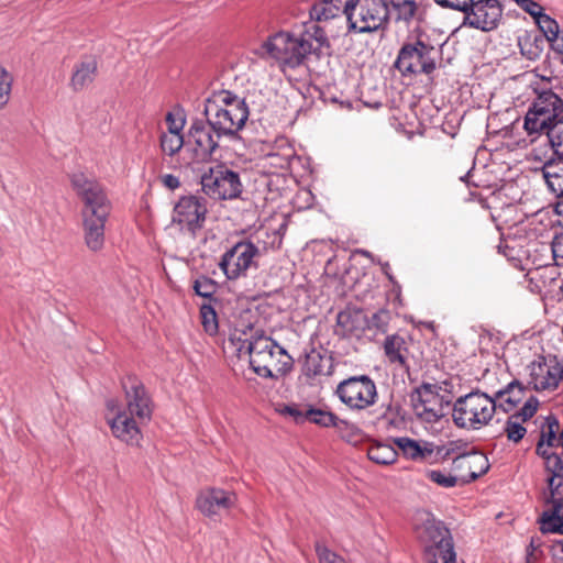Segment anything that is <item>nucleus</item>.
Here are the masks:
<instances>
[{
  "label": "nucleus",
  "instance_id": "obj_1",
  "mask_svg": "<svg viewBox=\"0 0 563 563\" xmlns=\"http://www.w3.org/2000/svg\"><path fill=\"white\" fill-rule=\"evenodd\" d=\"M356 0H321L310 10V21L303 22L298 31H279L271 35L258 49L263 57L275 59L283 67L297 68L310 56L321 58L330 43L324 29L319 23L335 19L347 21V14Z\"/></svg>",
  "mask_w": 563,
  "mask_h": 563
},
{
  "label": "nucleus",
  "instance_id": "obj_2",
  "mask_svg": "<svg viewBox=\"0 0 563 563\" xmlns=\"http://www.w3.org/2000/svg\"><path fill=\"white\" fill-rule=\"evenodd\" d=\"M206 120H195L188 133L186 165L212 158L223 137L235 139L249 119L244 98L229 90H214L205 100Z\"/></svg>",
  "mask_w": 563,
  "mask_h": 563
},
{
  "label": "nucleus",
  "instance_id": "obj_3",
  "mask_svg": "<svg viewBox=\"0 0 563 563\" xmlns=\"http://www.w3.org/2000/svg\"><path fill=\"white\" fill-rule=\"evenodd\" d=\"M70 181L82 202L81 220L85 243L89 250L97 252L104 244V228L111 212V202L103 187L84 173L73 174Z\"/></svg>",
  "mask_w": 563,
  "mask_h": 563
},
{
  "label": "nucleus",
  "instance_id": "obj_4",
  "mask_svg": "<svg viewBox=\"0 0 563 563\" xmlns=\"http://www.w3.org/2000/svg\"><path fill=\"white\" fill-rule=\"evenodd\" d=\"M417 533L424 563H456L453 536L444 521L429 514Z\"/></svg>",
  "mask_w": 563,
  "mask_h": 563
},
{
  "label": "nucleus",
  "instance_id": "obj_5",
  "mask_svg": "<svg viewBox=\"0 0 563 563\" xmlns=\"http://www.w3.org/2000/svg\"><path fill=\"white\" fill-rule=\"evenodd\" d=\"M497 408L496 398L479 390L459 397L453 405V421L459 428L478 430L488 424Z\"/></svg>",
  "mask_w": 563,
  "mask_h": 563
},
{
  "label": "nucleus",
  "instance_id": "obj_6",
  "mask_svg": "<svg viewBox=\"0 0 563 563\" xmlns=\"http://www.w3.org/2000/svg\"><path fill=\"white\" fill-rule=\"evenodd\" d=\"M439 55L434 46L417 40L400 47L394 67L402 76L426 75L431 78L438 67Z\"/></svg>",
  "mask_w": 563,
  "mask_h": 563
},
{
  "label": "nucleus",
  "instance_id": "obj_7",
  "mask_svg": "<svg viewBox=\"0 0 563 563\" xmlns=\"http://www.w3.org/2000/svg\"><path fill=\"white\" fill-rule=\"evenodd\" d=\"M561 426L558 417L548 415L540 424V437L536 445V454L544 461V471L550 472V484L562 471L563 448H561Z\"/></svg>",
  "mask_w": 563,
  "mask_h": 563
},
{
  "label": "nucleus",
  "instance_id": "obj_8",
  "mask_svg": "<svg viewBox=\"0 0 563 563\" xmlns=\"http://www.w3.org/2000/svg\"><path fill=\"white\" fill-rule=\"evenodd\" d=\"M473 464H478L479 470L472 471L463 476L452 474V472H448L446 470H427L424 475L430 482L440 487L453 488L457 485H466L476 481L485 475L490 467L487 456L481 452L460 453V455L453 456L452 471L471 467Z\"/></svg>",
  "mask_w": 563,
  "mask_h": 563
},
{
  "label": "nucleus",
  "instance_id": "obj_9",
  "mask_svg": "<svg viewBox=\"0 0 563 563\" xmlns=\"http://www.w3.org/2000/svg\"><path fill=\"white\" fill-rule=\"evenodd\" d=\"M267 250L266 242L260 235L253 240H244L234 244L223 253L219 267L228 279L245 276L249 268L256 265L255 258Z\"/></svg>",
  "mask_w": 563,
  "mask_h": 563
},
{
  "label": "nucleus",
  "instance_id": "obj_10",
  "mask_svg": "<svg viewBox=\"0 0 563 563\" xmlns=\"http://www.w3.org/2000/svg\"><path fill=\"white\" fill-rule=\"evenodd\" d=\"M441 390L438 384L422 383L410 393V404L419 419L434 423L448 413L452 399Z\"/></svg>",
  "mask_w": 563,
  "mask_h": 563
},
{
  "label": "nucleus",
  "instance_id": "obj_11",
  "mask_svg": "<svg viewBox=\"0 0 563 563\" xmlns=\"http://www.w3.org/2000/svg\"><path fill=\"white\" fill-rule=\"evenodd\" d=\"M205 195L214 200H232L243 191L240 174L224 164H218L203 172L200 177Z\"/></svg>",
  "mask_w": 563,
  "mask_h": 563
},
{
  "label": "nucleus",
  "instance_id": "obj_12",
  "mask_svg": "<svg viewBox=\"0 0 563 563\" xmlns=\"http://www.w3.org/2000/svg\"><path fill=\"white\" fill-rule=\"evenodd\" d=\"M389 20L388 2L386 0H356L347 14L350 31L372 33L384 29Z\"/></svg>",
  "mask_w": 563,
  "mask_h": 563
},
{
  "label": "nucleus",
  "instance_id": "obj_13",
  "mask_svg": "<svg viewBox=\"0 0 563 563\" xmlns=\"http://www.w3.org/2000/svg\"><path fill=\"white\" fill-rule=\"evenodd\" d=\"M563 101L552 91L539 93L525 118L528 134H539L563 117Z\"/></svg>",
  "mask_w": 563,
  "mask_h": 563
},
{
  "label": "nucleus",
  "instance_id": "obj_14",
  "mask_svg": "<svg viewBox=\"0 0 563 563\" xmlns=\"http://www.w3.org/2000/svg\"><path fill=\"white\" fill-rule=\"evenodd\" d=\"M339 399L351 409H365L375 404L377 389L367 375L351 376L342 380L335 390Z\"/></svg>",
  "mask_w": 563,
  "mask_h": 563
},
{
  "label": "nucleus",
  "instance_id": "obj_15",
  "mask_svg": "<svg viewBox=\"0 0 563 563\" xmlns=\"http://www.w3.org/2000/svg\"><path fill=\"white\" fill-rule=\"evenodd\" d=\"M528 386L537 391L558 387L563 378V354H539L529 366Z\"/></svg>",
  "mask_w": 563,
  "mask_h": 563
},
{
  "label": "nucleus",
  "instance_id": "obj_16",
  "mask_svg": "<svg viewBox=\"0 0 563 563\" xmlns=\"http://www.w3.org/2000/svg\"><path fill=\"white\" fill-rule=\"evenodd\" d=\"M208 209L202 197L183 196L174 207L173 223L178 224L181 231H187L192 238L203 227Z\"/></svg>",
  "mask_w": 563,
  "mask_h": 563
},
{
  "label": "nucleus",
  "instance_id": "obj_17",
  "mask_svg": "<svg viewBox=\"0 0 563 563\" xmlns=\"http://www.w3.org/2000/svg\"><path fill=\"white\" fill-rule=\"evenodd\" d=\"M501 16L503 7L498 0H472V4L464 12L461 26L490 32L498 27Z\"/></svg>",
  "mask_w": 563,
  "mask_h": 563
},
{
  "label": "nucleus",
  "instance_id": "obj_18",
  "mask_svg": "<svg viewBox=\"0 0 563 563\" xmlns=\"http://www.w3.org/2000/svg\"><path fill=\"white\" fill-rule=\"evenodd\" d=\"M125 394L126 410L141 422L148 421L153 413V402L142 380L133 374L121 380Z\"/></svg>",
  "mask_w": 563,
  "mask_h": 563
},
{
  "label": "nucleus",
  "instance_id": "obj_19",
  "mask_svg": "<svg viewBox=\"0 0 563 563\" xmlns=\"http://www.w3.org/2000/svg\"><path fill=\"white\" fill-rule=\"evenodd\" d=\"M234 493L222 488L210 487L200 492L196 498V508L206 517L219 515L221 510H229L234 506Z\"/></svg>",
  "mask_w": 563,
  "mask_h": 563
},
{
  "label": "nucleus",
  "instance_id": "obj_20",
  "mask_svg": "<svg viewBox=\"0 0 563 563\" xmlns=\"http://www.w3.org/2000/svg\"><path fill=\"white\" fill-rule=\"evenodd\" d=\"M128 411H119L113 419L109 421L112 434L120 441L131 446L140 444L143 435L135 420Z\"/></svg>",
  "mask_w": 563,
  "mask_h": 563
},
{
  "label": "nucleus",
  "instance_id": "obj_21",
  "mask_svg": "<svg viewBox=\"0 0 563 563\" xmlns=\"http://www.w3.org/2000/svg\"><path fill=\"white\" fill-rule=\"evenodd\" d=\"M367 317L361 309L345 308L336 317L335 332L343 336L358 335V332L366 329Z\"/></svg>",
  "mask_w": 563,
  "mask_h": 563
},
{
  "label": "nucleus",
  "instance_id": "obj_22",
  "mask_svg": "<svg viewBox=\"0 0 563 563\" xmlns=\"http://www.w3.org/2000/svg\"><path fill=\"white\" fill-rule=\"evenodd\" d=\"M332 354H305L302 374L310 380L328 377L333 374Z\"/></svg>",
  "mask_w": 563,
  "mask_h": 563
},
{
  "label": "nucleus",
  "instance_id": "obj_23",
  "mask_svg": "<svg viewBox=\"0 0 563 563\" xmlns=\"http://www.w3.org/2000/svg\"><path fill=\"white\" fill-rule=\"evenodd\" d=\"M529 386H523L519 380L514 379L505 388L495 393L496 402L504 412L514 410L525 398L526 390Z\"/></svg>",
  "mask_w": 563,
  "mask_h": 563
},
{
  "label": "nucleus",
  "instance_id": "obj_24",
  "mask_svg": "<svg viewBox=\"0 0 563 563\" xmlns=\"http://www.w3.org/2000/svg\"><path fill=\"white\" fill-rule=\"evenodd\" d=\"M97 74V62L93 58H88L78 63L70 79L71 88L75 91L82 90L89 86Z\"/></svg>",
  "mask_w": 563,
  "mask_h": 563
},
{
  "label": "nucleus",
  "instance_id": "obj_25",
  "mask_svg": "<svg viewBox=\"0 0 563 563\" xmlns=\"http://www.w3.org/2000/svg\"><path fill=\"white\" fill-rule=\"evenodd\" d=\"M239 341H242L239 338ZM275 347H278V352H287L284 347L278 346V344L272 340V338L266 336L264 333H255L251 335L250 339H244L241 346L236 349L238 352H273Z\"/></svg>",
  "mask_w": 563,
  "mask_h": 563
},
{
  "label": "nucleus",
  "instance_id": "obj_26",
  "mask_svg": "<svg viewBox=\"0 0 563 563\" xmlns=\"http://www.w3.org/2000/svg\"><path fill=\"white\" fill-rule=\"evenodd\" d=\"M394 442L404 455L411 460L424 459L433 453L432 448H428L427 444L421 446L418 441L407 437L396 438Z\"/></svg>",
  "mask_w": 563,
  "mask_h": 563
},
{
  "label": "nucleus",
  "instance_id": "obj_27",
  "mask_svg": "<svg viewBox=\"0 0 563 563\" xmlns=\"http://www.w3.org/2000/svg\"><path fill=\"white\" fill-rule=\"evenodd\" d=\"M516 342L506 341L500 332H484L479 336V352H498L499 350H515Z\"/></svg>",
  "mask_w": 563,
  "mask_h": 563
},
{
  "label": "nucleus",
  "instance_id": "obj_28",
  "mask_svg": "<svg viewBox=\"0 0 563 563\" xmlns=\"http://www.w3.org/2000/svg\"><path fill=\"white\" fill-rule=\"evenodd\" d=\"M368 459L380 465H389L396 462L398 453L391 444L376 442L367 450Z\"/></svg>",
  "mask_w": 563,
  "mask_h": 563
},
{
  "label": "nucleus",
  "instance_id": "obj_29",
  "mask_svg": "<svg viewBox=\"0 0 563 563\" xmlns=\"http://www.w3.org/2000/svg\"><path fill=\"white\" fill-rule=\"evenodd\" d=\"M305 417L311 423L322 428H333L336 426L338 416L329 410L314 408L312 405L308 406Z\"/></svg>",
  "mask_w": 563,
  "mask_h": 563
},
{
  "label": "nucleus",
  "instance_id": "obj_30",
  "mask_svg": "<svg viewBox=\"0 0 563 563\" xmlns=\"http://www.w3.org/2000/svg\"><path fill=\"white\" fill-rule=\"evenodd\" d=\"M389 4L397 13V21L409 23L417 12V3L413 0H393Z\"/></svg>",
  "mask_w": 563,
  "mask_h": 563
},
{
  "label": "nucleus",
  "instance_id": "obj_31",
  "mask_svg": "<svg viewBox=\"0 0 563 563\" xmlns=\"http://www.w3.org/2000/svg\"><path fill=\"white\" fill-rule=\"evenodd\" d=\"M543 132L547 133L548 140L553 148L554 155L563 154V117L554 122Z\"/></svg>",
  "mask_w": 563,
  "mask_h": 563
},
{
  "label": "nucleus",
  "instance_id": "obj_32",
  "mask_svg": "<svg viewBox=\"0 0 563 563\" xmlns=\"http://www.w3.org/2000/svg\"><path fill=\"white\" fill-rule=\"evenodd\" d=\"M159 144L164 154L174 156L184 146V135L163 132L159 137Z\"/></svg>",
  "mask_w": 563,
  "mask_h": 563
},
{
  "label": "nucleus",
  "instance_id": "obj_33",
  "mask_svg": "<svg viewBox=\"0 0 563 563\" xmlns=\"http://www.w3.org/2000/svg\"><path fill=\"white\" fill-rule=\"evenodd\" d=\"M333 428H335L340 437L349 443L357 442L362 434L361 429L357 426L346 420L340 419L339 417L336 420V426Z\"/></svg>",
  "mask_w": 563,
  "mask_h": 563
},
{
  "label": "nucleus",
  "instance_id": "obj_34",
  "mask_svg": "<svg viewBox=\"0 0 563 563\" xmlns=\"http://www.w3.org/2000/svg\"><path fill=\"white\" fill-rule=\"evenodd\" d=\"M522 423L523 422H521L520 419L514 418L512 415L508 417L505 424V433L509 441L518 443L523 439V437L527 433V429L523 427Z\"/></svg>",
  "mask_w": 563,
  "mask_h": 563
},
{
  "label": "nucleus",
  "instance_id": "obj_35",
  "mask_svg": "<svg viewBox=\"0 0 563 563\" xmlns=\"http://www.w3.org/2000/svg\"><path fill=\"white\" fill-rule=\"evenodd\" d=\"M542 173L547 184L549 180L558 179L563 175V154L554 155L547 161L542 167Z\"/></svg>",
  "mask_w": 563,
  "mask_h": 563
},
{
  "label": "nucleus",
  "instance_id": "obj_36",
  "mask_svg": "<svg viewBox=\"0 0 563 563\" xmlns=\"http://www.w3.org/2000/svg\"><path fill=\"white\" fill-rule=\"evenodd\" d=\"M13 77L0 65V109H3L11 97Z\"/></svg>",
  "mask_w": 563,
  "mask_h": 563
},
{
  "label": "nucleus",
  "instance_id": "obj_37",
  "mask_svg": "<svg viewBox=\"0 0 563 563\" xmlns=\"http://www.w3.org/2000/svg\"><path fill=\"white\" fill-rule=\"evenodd\" d=\"M192 288L198 296L210 298L216 292L217 284L207 276H200L194 282Z\"/></svg>",
  "mask_w": 563,
  "mask_h": 563
},
{
  "label": "nucleus",
  "instance_id": "obj_38",
  "mask_svg": "<svg viewBox=\"0 0 563 563\" xmlns=\"http://www.w3.org/2000/svg\"><path fill=\"white\" fill-rule=\"evenodd\" d=\"M536 23L548 41L552 36H556V33L560 30L558 22L545 13H542L540 16H538L536 19Z\"/></svg>",
  "mask_w": 563,
  "mask_h": 563
},
{
  "label": "nucleus",
  "instance_id": "obj_39",
  "mask_svg": "<svg viewBox=\"0 0 563 563\" xmlns=\"http://www.w3.org/2000/svg\"><path fill=\"white\" fill-rule=\"evenodd\" d=\"M539 405V399L536 396H530L525 401L523 406L518 411L512 413V416L514 418L520 419L521 422H526L536 415Z\"/></svg>",
  "mask_w": 563,
  "mask_h": 563
},
{
  "label": "nucleus",
  "instance_id": "obj_40",
  "mask_svg": "<svg viewBox=\"0 0 563 563\" xmlns=\"http://www.w3.org/2000/svg\"><path fill=\"white\" fill-rule=\"evenodd\" d=\"M186 120L180 112H168L166 114L167 130L164 133L183 134Z\"/></svg>",
  "mask_w": 563,
  "mask_h": 563
},
{
  "label": "nucleus",
  "instance_id": "obj_41",
  "mask_svg": "<svg viewBox=\"0 0 563 563\" xmlns=\"http://www.w3.org/2000/svg\"><path fill=\"white\" fill-rule=\"evenodd\" d=\"M202 325L208 333H214L218 329L217 314L211 306H202L200 309Z\"/></svg>",
  "mask_w": 563,
  "mask_h": 563
},
{
  "label": "nucleus",
  "instance_id": "obj_42",
  "mask_svg": "<svg viewBox=\"0 0 563 563\" xmlns=\"http://www.w3.org/2000/svg\"><path fill=\"white\" fill-rule=\"evenodd\" d=\"M316 553L320 563H346V561L325 545L316 544Z\"/></svg>",
  "mask_w": 563,
  "mask_h": 563
},
{
  "label": "nucleus",
  "instance_id": "obj_43",
  "mask_svg": "<svg viewBox=\"0 0 563 563\" xmlns=\"http://www.w3.org/2000/svg\"><path fill=\"white\" fill-rule=\"evenodd\" d=\"M389 319V312L385 309H380L377 312H375L369 320L367 319L368 323L366 324V328H375L378 331L385 332Z\"/></svg>",
  "mask_w": 563,
  "mask_h": 563
},
{
  "label": "nucleus",
  "instance_id": "obj_44",
  "mask_svg": "<svg viewBox=\"0 0 563 563\" xmlns=\"http://www.w3.org/2000/svg\"><path fill=\"white\" fill-rule=\"evenodd\" d=\"M384 349L385 352H402L407 350L404 338L397 334L386 336Z\"/></svg>",
  "mask_w": 563,
  "mask_h": 563
},
{
  "label": "nucleus",
  "instance_id": "obj_45",
  "mask_svg": "<svg viewBox=\"0 0 563 563\" xmlns=\"http://www.w3.org/2000/svg\"><path fill=\"white\" fill-rule=\"evenodd\" d=\"M551 250L555 265L563 266V232L554 236Z\"/></svg>",
  "mask_w": 563,
  "mask_h": 563
},
{
  "label": "nucleus",
  "instance_id": "obj_46",
  "mask_svg": "<svg viewBox=\"0 0 563 563\" xmlns=\"http://www.w3.org/2000/svg\"><path fill=\"white\" fill-rule=\"evenodd\" d=\"M516 3L534 20L543 13V8L533 0H515Z\"/></svg>",
  "mask_w": 563,
  "mask_h": 563
},
{
  "label": "nucleus",
  "instance_id": "obj_47",
  "mask_svg": "<svg viewBox=\"0 0 563 563\" xmlns=\"http://www.w3.org/2000/svg\"><path fill=\"white\" fill-rule=\"evenodd\" d=\"M437 4L442 8L452 9L461 12H466V9L472 4V0H434Z\"/></svg>",
  "mask_w": 563,
  "mask_h": 563
},
{
  "label": "nucleus",
  "instance_id": "obj_48",
  "mask_svg": "<svg viewBox=\"0 0 563 563\" xmlns=\"http://www.w3.org/2000/svg\"><path fill=\"white\" fill-rule=\"evenodd\" d=\"M280 413L292 417L296 423H303L307 420L305 412H302L295 404L284 406Z\"/></svg>",
  "mask_w": 563,
  "mask_h": 563
},
{
  "label": "nucleus",
  "instance_id": "obj_49",
  "mask_svg": "<svg viewBox=\"0 0 563 563\" xmlns=\"http://www.w3.org/2000/svg\"><path fill=\"white\" fill-rule=\"evenodd\" d=\"M427 446L428 448H432L433 449V452L435 453V459L437 460H446V459H450L451 456L454 455V450L453 448H450L448 444L445 445H433L431 443H427Z\"/></svg>",
  "mask_w": 563,
  "mask_h": 563
},
{
  "label": "nucleus",
  "instance_id": "obj_50",
  "mask_svg": "<svg viewBox=\"0 0 563 563\" xmlns=\"http://www.w3.org/2000/svg\"><path fill=\"white\" fill-rule=\"evenodd\" d=\"M541 547V540L538 537H531L529 544L527 545V562L531 563L532 560H536L534 553Z\"/></svg>",
  "mask_w": 563,
  "mask_h": 563
},
{
  "label": "nucleus",
  "instance_id": "obj_51",
  "mask_svg": "<svg viewBox=\"0 0 563 563\" xmlns=\"http://www.w3.org/2000/svg\"><path fill=\"white\" fill-rule=\"evenodd\" d=\"M250 365L253 368L254 373L264 378H274L272 369L266 365H256L253 360H250Z\"/></svg>",
  "mask_w": 563,
  "mask_h": 563
},
{
  "label": "nucleus",
  "instance_id": "obj_52",
  "mask_svg": "<svg viewBox=\"0 0 563 563\" xmlns=\"http://www.w3.org/2000/svg\"><path fill=\"white\" fill-rule=\"evenodd\" d=\"M161 180H162L163 185L170 190H175V189L179 188V186H180L179 178L172 174L163 175L161 177Z\"/></svg>",
  "mask_w": 563,
  "mask_h": 563
},
{
  "label": "nucleus",
  "instance_id": "obj_53",
  "mask_svg": "<svg viewBox=\"0 0 563 563\" xmlns=\"http://www.w3.org/2000/svg\"><path fill=\"white\" fill-rule=\"evenodd\" d=\"M547 185L558 197H563V174L558 179L549 180Z\"/></svg>",
  "mask_w": 563,
  "mask_h": 563
},
{
  "label": "nucleus",
  "instance_id": "obj_54",
  "mask_svg": "<svg viewBox=\"0 0 563 563\" xmlns=\"http://www.w3.org/2000/svg\"><path fill=\"white\" fill-rule=\"evenodd\" d=\"M448 445H449L450 448L455 449V450H454V456L460 455V453H474V452H477L476 450H473V451H471V452L466 451V448H467V445H468V444H467L466 442L462 441V440H457V441H450V442L448 443Z\"/></svg>",
  "mask_w": 563,
  "mask_h": 563
},
{
  "label": "nucleus",
  "instance_id": "obj_55",
  "mask_svg": "<svg viewBox=\"0 0 563 563\" xmlns=\"http://www.w3.org/2000/svg\"><path fill=\"white\" fill-rule=\"evenodd\" d=\"M549 42H551L552 47L563 55V30L556 33V36H552Z\"/></svg>",
  "mask_w": 563,
  "mask_h": 563
},
{
  "label": "nucleus",
  "instance_id": "obj_56",
  "mask_svg": "<svg viewBox=\"0 0 563 563\" xmlns=\"http://www.w3.org/2000/svg\"><path fill=\"white\" fill-rule=\"evenodd\" d=\"M551 553L553 558L563 561V540L555 541L551 545Z\"/></svg>",
  "mask_w": 563,
  "mask_h": 563
},
{
  "label": "nucleus",
  "instance_id": "obj_57",
  "mask_svg": "<svg viewBox=\"0 0 563 563\" xmlns=\"http://www.w3.org/2000/svg\"><path fill=\"white\" fill-rule=\"evenodd\" d=\"M387 356L391 363L398 362L400 364H405L406 358L404 354H387Z\"/></svg>",
  "mask_w": 563,
  "mask_h": 563
},
{
  "label": "nucleus",
  "instance_id": "obj_58",
  "mask_svg": "<svg viewBox=\"0 0 563 563\" xmlns=\"http://www.w3.org/2000/svg\"><path fill=\"white\" fill-rule=\"evenodd\" d=\"M382 269H383L384 274L387 276V278L390 282H394V276L389 273V269H390L389 264L388 263H383L382 264Z\"/></svg>",
  "mask_w": 563,
  "mask_h": 563
},
{
  "label": "nucleus",
  "instance_id": "obj_59",
  "mask_svg": "<svg viewBox=\"0 0 563 563\" xmlns=\"http://www.w3.org/2000/svg\"><path fill=\"white\" fill-rule=\"evenodd\" d=\"M288 357V362H285L284 365L288 366V369L292 368L294 358L291 357V354L286 353L285 354Z\"/></svg>",
  "mask_w": 563,
  "mask_h": 563
},
{
  "label": "nucleus",
  "instance_id": "obj_60",
  "mask_svg": "<svg viewBox=\"0 0 563 563\" xmlns=\"http://www.w3.org/2000/svg\"><path fill=\"white\" fill-rule=\"evenodd\" d=\"M360 254H362L363 256H366L368 258H371L372 261H374L373 258V255L371 254V252L366 251V250H360L357 251Z\"/></svg>",
  "mask_w": 563,
  "mask_h": 563
},
{
  "label": "nucleus",
  "instance_id": "obj_61",
  "mask_svg": "<svg viewBox=\"0 0 563 563\" xmlns=\"http://www.w3.org/2000/svg\"><path fill=\"white\" fill-rule=\"evenodd\" d=\"M288 163H289V162H288V158L284 157V158H282V159H280V162L278 163V165H279L280 167H285V166H287V165H288Z\"/></svg>",
  "mask_w": 563,
  "mask_h": 563
},
{
  "label": "nucleus",
  "instance_id": "obj_62",
  "mask_svg": "<svg viewBox=\"0 0 563 563\" xmlns=\"http://www.w3.org/2000/svg\"><path fill=\"white\" fill-rule=\"evenodd\" d=\"M470 470L468 473H471L472 471H478L479 470V465L478 464H473L471 467H467Z\"/></svg>",
  "mask_w": 563,
  "mask_h": 563
},
{
  "label": "nucleus",
  "instance_id": "obj_63",
  "mask_svg": "<svg viewBox=\"0 0 563 563\" xmlns=\"http://www.w3.org/2000/svg\"><path fill=\"white\" fill-rule=\"evenodd\" d=\"M264 234H265L267 238H269V236H271V233H269L268 231H265V232H264ZM272 236H273V239H274V240H276V239H277V235H276V233H275V232H273V233H272Z\"/></svg>",
  "mask_w": 563,
  "mask_h": 563
}]
</instances>
